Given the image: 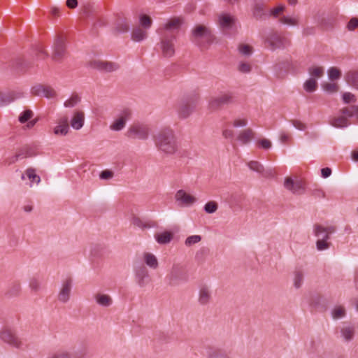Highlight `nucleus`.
Instances as JSON below:
<instances>
[{"instance_id":"f257e3e1","label":"nucleus","mask_w":358,"mask_h":358,"mask_svg":"<svg viewBox=\"0 0 358 358\" xmlns=\"http://www.w3.org/2000/svg\"><path fill=\"white\" fill-rule=\"evenodd\" d=\"M157 148L162 152L173 155L178 150V144L173 131L169 127L161 129L153 136Z\"/></svg>"},{"instance_id":"f03ea898","label":"nucleus","mask_w":358,"mask_h":358,"mask_svg":"<svg viewBox=\"0 0 358 358\" xmlns=\"http://www.w3.org/2000/svg\"><path fill=\"white\" fill-rule=\"evenodd\" d=\"M336 227L329 226L324 227L319 224L314 225V234L318 238L316 242V247L318 250H327L330 246V243L327 242L330 234L334 233Z\"/></svg>"},{"instance_id":"7ed1b4c3","label":"nucleus","mask_w":358,"mask_h":358,"mask_svg":"<svg viewBox=\"0 0 358 358\" xmlns=\"http://www.w3.org/2000/svg\"><path fill=\"white\" fill-rule=\"evenodd\" d=\"M67 54L66 38L62 34L55 36L52 45L51 59L53 62L61 63Z\"/></svg>"},{"instance_id":"20e7f679","label":"nucleus","mask_w":358,"mask_h":358,"mask_svg":"<svg viewBox=\"0 0 358 358\" xmlns=\"http://www.w3.org/2000/svg\"><path fill=\"white\" fill-rule=\"evenodd\" d=\"M191 39L194 43L201 45L203 42L212 43L213 35L208 27L204 24H197L192 30Z\"/></svg>"},{"instance_id":"39448f33","label":"nucleus","mask_w":358,"mask_h":358,"mask_svg":"<svg viewBox=\"0 0 358 358\" xmlns=\"http://www.w3.org/2000/svg\"><path fill=\"white\" fill-rule=\"evenodd\" d=\"M169 285L176 286L186 282L189 279L187 271L179 264H175L167 275Z\"/></svg>"},{"instance_id":"423d86ee","label":"nucleus","mask_w":358,"mask_h":358,"mask_svg":"<svg viewBox=\"0 0 358 358\" xmlns=\"http://www.w3.org/2000/svg\"><path fill=\"white\" fill-rule=\"evenodd\" d=\"M199 101V96L194 94L182 101L178 108V113L180 118L188 117L196 109Z\"/></svg>"},{"instance_id":"0eeeda50","label":"nucleus","mask_w":358,"mask_h":358,"mask_svg":"<svg viewBox=\"0 0 358 358\" xmlns=\"http://www.w3.org/2000/svg\"><path fill=\"white\" fill-rule=\"evenodd\" d=\"M354 116V111L349 107H344L339 110L338 115L331 117L329 124L336 128H344L350 124L348 117Z\"/></svg>"},{"instance_id":"6e6552de","label":"nucleus","mask_w":358,"mask_h":358,"mask_svg":"<svg viewBox=\"0 0 358 358\" xmlns=\"http://www.w3.org/2000/svg\"><path fill=\"white\" fill-rule=\"evenodd\" d=\"M150 132V127L144 124H133L128 129L126 136L131 139L146 140Z\"/></svg>"},{"instance_id":"1a4fd4ad","label":"nucleus","mask_w":358,"mask_h":358,"mask_svg":"<svg viewBox=\"0 0 358 358\" xmlns=\"http://www.w3.org/2000/svg\"><path fill=\"white\" fill-rule=\"evenodd\" d=\"M87 66L92 69L105 73L113 72L120 68L119 65L115 62L103 61L99 59L89 61Z\"/></svg>"},{"instance_id":"9d476101","label":"nucleus","mask_w":358,"mask_h":358,"mask_svg":"<svg viewBox=\"0 0 358 358\" xmlns=\"http://www.w3.org/2000/svg\"><path fill=\"white\" fill-rule=\"evenodd\" d=\"M234 96L231 93H223L217 96L210 97L208 101V107L212 110H217L224 105L232 103Z\"/></svg>"},{"instance_id":"9b49d317","label":"nucleus","mask_w":358,"mask_h":358,"mask_svg":"<svg viewBox=\"0 0 358 358\" xmlns=\"http://www.w3.org/2000/svg\"><path fill=\"white\" fill-rule=\"evenodd\" d=\"M175 36L168 35L167 34H162L161 50L164 57H171L175 54V45L173 41Z\"/></svg>"},{"instance_id":"f8f14e48","label":"nucleus","mask_w":358,"mask_h":358,"mask_svg":"<svg viewBox=\"0 0 358 358\" xmlns=\"http://www.w3.org/2000/svg\"><path fill=\"white\" fill-rule=\"evenodd\" d=\"M284 187L294 194L301 195L305 192V183L298 178L295 179L291 177L285 178Z\"/></svg>"},{"instance_id":"ddd939ff","label":"nucleus","mask_w":358,"mask_h":358,"mask_svg":"<svg viewBox=\"0 0 358 358\" xmlns=\"http://www.w3.org/2000/svg\"><path fill=\"white\" fill-rule=\"evenodd\" d=\"M0 338L10 345L20 348L22 342L16 334L10 329H3L0 331Z\"/></svg>"},{"instance_id":"4468645a","label":"nucleus","mask_w":358,"mask_h":358,"mask_svg":"<svg viewBox=\"0 0 358 358\" xmlns=\"http://www.w3.org/2000/svg\"><path fill=\"white\" fill-rule=\"evenodd\" d=\"M265 43L272 50L281 48L287 44V41L284 37L275 32L271 33L266 38Z\"/></svg>"},{"instance_id":"2eb2a0df","label":"nucleus","mask_w":358,"mask_h":358,"mask_svg":"<svg viewBox=\"0 0 358 358\" xmlns=\"http://www.w3.org/2000/svg\"><path fill=\"white\" fill-rule=\"evenodd\" d=\"M175 199L180 206H189L196 201V199L183 189H179L175 194Z\"/></svg>"},{"instance_id":"dca6fc26","label":"nucleus","mask_w":358,"mask_h":358,"mask_svg":"<svg viewBox=\"0 0 358 358\" xmlns=\"http://www.w3.org/2000/svg\"><path fill=\"white\" fill-rule=\"evenodd\" d=\"M131 111L129 109L123 110L117 119H116L110 126L111 130L120 131L126 124L127 120L131 118Z\"/></svg>"},{"instance_id":"f3484780","label":"nucleus","mask_w":358,"mask_h":358,"mask_svg":"<svg viewBox=\"0 0 358 358\" xmlns=\"http://www.w3.org/2000/svg\"><path fill=\"white\" fill-rule=\"evenodd\" d=\"M72 287V279L69 278L62 282V287L58 294V300L62 303H66L70 299Z\"/></svg>"},{"instance_id":"a211bd4d","label":"nucleus","mask_w":358,"mask_h":358,"mask_svg":"<svg viewBox=\"0 0 358 358\" xmlns=\"http://www.w3.org/2000/svg\"><path fill=\"white\" fill-rule=\"evenodd\" d=\"M57 125L54 128V134L57 136H66L69 131V120L66 116L60 117Z\"/></svg>"},{"instance_id":"6ab92c4d","label":"nucleus","mask_w":358,"mask_h":358,"mask_svg":"<svg viewBox=\"0 0 358 358\" xmlns=\"http://www.w3.org/2000/svg\"><path fill=\"white\" fill-rule=\"evenodd\" d=\"M85 122V113L82 110H76L73 111L72 118L71 120V126L76 130L80 129Z\"/></svg>"},{"instance_id":"aec40b11","label":"nucleus","mask_w":358,"mask_h":358,"mask_svg":"<svg viewBox=\"0 0 358 358\" xmlns=\"http://www.w3.org/2000/svg\"><path fill=\"white\" fill-rule=\"evenodd\" d=\"M212 299L211 289L207 285H203L199 289L198 301L201 305L208 304Z\"/></svg>"},{"instance_id":"412c9836","label":"nucleus","mask_w":358,"mask_h":358,"mask_svg":"<svg viewBox=\"0 0 358 358\" xmlns=\"http://www.w3.org/2000/svg\"><path fill=\"white\" fill-rule=\"evenodd\" d=\"M148 271L145 266H141L136 268V280L139 286L143 287L148 282Z\"/></svg>"},{"instance_id":"4be33fe9","label":"nucleus","mask_w":358,"mask_h":358,"mask_svg":"<svg viewBox=\"0 0 358 358\" xmlns=\"http://www.w3.org/2000/svg\"><path fill=\"white\" fill-rule=\"evenodd\" d=\"M182 23V20L180 17H174L171 19L165 25L164 30L162 34H167L171 35L170 31L178 30Z\"/></svg>"},{"instance_id":"5701e85b","label":"nucleus","mask_w":358,"mask_h":358,"mask_svg":"<svg viewBox=\"0 0 358 358\" xmlns=\"http://www.w3.org/2000/svg\"><path fill=\"white\" fill-rule=\"evenodd\" d=\"M345 78L348 85L358 89V71H352L348 72Z\"/></svg>"},{"instance_id":"b1692460","label":"nucleus","mask_w":358,"mask_h":358,"mask_svg":"<svg viewBox=\"0 0 358 358\" xmlns=\"http://www.w3.org/2000/svg\"><path fill=\"white\" fill-rule=\"evenodd\" d=\"M254 131L251 129H244L239 134L238 140L243 144H246L254 138Z\"/></svg>"},{"instance_id":"393cba45","label":"nucleus","mask_w":358,"mask_h":358,"mask_svg":"<svg viewBox=\"0 0 358 358\" xmlns=\"http://www.w3.org/2000/svg\"><path fill=\"white\" fill-rule=\"evenodd\" d=\"M17 97L15 92H0V107L13 101Z\"/></svg>"},{"instance_id":"a878e982","label":"nucleus","mask_w":358,"mask_h":358,"mask_svg":"<svg viewBox=\"0 0 358 358\" xmlns=\"http://www.w3.org/2000/svg\"><path fill=\"white\" fill-rule=\"evenodd\" d=\"M155 236L156 241L159 244H166L172 240L173 234L169 231H164L162 233L156 234Z\"/></svg>"},{"instance_id":"bb28decb","label":"nucleus","mask_w":358,"mask_h":358,"mask_svg":"<svg viewBox=\"0 0 358 358\" xmlns=\"http://www.w3.org/2000/svg\"><path fill=\"white\" fill-rule=\"evenodd\" d=\"M25 175L30 180V186H32L33 184H39L41 182V178L38 175L36 174V170L33 168H28L25 171Z\"/></svg>"},{"instance_id":"cd10ccee","label":"nucleus","mask_w":358,"mask_h":358,"mask_svg":"<svg viewBox=\"0 0 358 358\" xmlns=\"http://www.w3.org/2000/svg\"><path fill=\"white\" fill-rule=\"evenodd\" d=\"M95 299L96 303L102 306L108 307L112 303V299L107 294H96Z\"/></svg>"},{"instance_id":"c85d7f7f","label":"nucleus","mask_w":358,"mask_h":358,"mask_svg":"<svg viewBox=\"0 0 358 358\" xmlns=\"http://www.w3.org/2000/svg\"><path fill=\"white\" fill-rule=\"evenodd\" d=\"M147 37V32L143 29L138 27L133 30L131 38L134 41L140 42Z\"/></svg>"},{"instance_id":"c756f323","label":"nucleus","mask_w":358,"mask_h":358,"mask_svg":"<svg viewBox=\"0 0 358 358\" xmlns=\"http://www.w3.org/2000/svg\"><path fill=\"white\" fill-rule=\"evenodd\" d=\"M143 259L146 264L152 268H157L158 266V261L156 257L149 252H145L143 255Z\"/></svg>"},{"instance_id":"7c9ffc66","label":"nucleus","mask_w":358,"mask_h":358,"mask_svg":"<svg viewBox=\"0 0 358 358\" xmlns=\"http://www.w3.org/2000/svg\"><path fill=\"white\" fill-rule=\"evenodd\" d=\"M219 22L222 28H230L233 24L234 18L230 15L222 14L220 16Z\"/></svg>"},{"instance_id":"2f4dec72","label":"nucleus","mask_w":358,"mask_h":358,"mask_svg":"<svg viewBox=\"0 0 358 358\" xmlns=\"http://www.w3.org/2000/svg\"><path fill=\"white\" fill-rule=\"evenodd\" d=\"M342 336L347 341H349L353 338L355 327L352 326L344 327L341 330Z\"/></svg>"},{"instance_id":"473e14b6","label":"nucleus","mask_w":358,"mask_h":358,"mask_svg":"<svg viewBox=\"0 0 358 358\" xmlns=\"http://www.w3.org/2000/svg\"><path fill=\"white\" fill-rule=\"evenodd\" d=\"M129 25L125 19L119 18L116 22L115 31L118 33H124L128 31Z\"/></svg>"},{"instance_id":"72a5a7b5","label":"nucleus","mask_w":358,"mask_h":358,"mask_svg":"<svg viewBox=\"0 0 358 358\" xmlns=\"http://www.w3.org/2000/svg\"><path fill=\"white\" fill-rule=\"evenodd\" d=\"M304 90L308 92H314L317 87V83L315 78H310L308 79L304 85H303Z\"/></svg>"},{"instance_id":"f704fd0d","label":"nucleus","mask_w":358,"mask_h":358,"mask_svg":"<svg viewBox=\"0 0 358 358\" xmlns=\"http://www.w3.org/2000/svg\"><path fill=\"white\" fill-rule=\"evenodd\" d=\"M308 73L313 78H320L324 75V69L322 66H313L308 69Z\"/></svg>"},{"instance_id":"c9c22d12","label":"nucleus","mask_w":358,"mask_h":358,"mask_svg":"<svg viewBox=\"0 0 358 358\" xmlns=\"http://www.w3.org/2000/svg\"><path fill=\"white\" fill-rule=\"evenodd\" d=\"M21 290L22 288L19 282H14L9 287L7 294L9 296H16L20 294Z\"/></svg>"},{"instance_id":"e433bc0d","label":"nucleus","mask_w":358,"mask_h":358,"mask_svg":"<svg viewBox=\"0 0 358 358\" xmlns=\"http://www.w3.org/2000/svg\"><path fill=\"white\" fill-rule=\"evenodd\" d=\"M304 275L301 271H296L294 277V285L296 289L301 287L303 281Z\"/></svg>"},{"instance_id":"4c0bfd02","label":"nucleus","mask_w":358,"mask_h":358,"mask_svg":"<svg viewBox=\"0 0 358 358\" xmlns=\"http://www.w3.org/2000/svg\"><path fill=\"white\" fill-rule=\"evenodd\" d=\"M80 101V98L78 94H72L71 96L64 102V105L66 108H73Z\"/></svg>"},{"instance_id":"58836bf2","label":"nucleus","mask_w":358,"mask_h":358,"mask_svg":"<svg viewBox=\"0 0 358 358\" xmlns=\"http://www.w3.org/2000/svg\"><path fill=\"white\" fill-rule=\"evenodd\" d=\"M321 28L324 30H329L334 27V20L331 18L324 17L320 22Z\"/></svg>"},{"instance_id":"ea45409f","label":"nucleus","mask_w":358,"mask_h":358,"mask_svg":"<svg viewBox=\"0 0 358 358\" xmlns=\"http://www.w3.org/2000/svg\"><path fill=\"white\" fill-rule=\"evenodd\" d=\"M328 76L330 80L339 79L341 76V71L336 67H331L328 70Z\"/></svg>"},{"instance_id":"a19ab883","label":"nucleus","mask_w":358,"mask_h":358,"mask_svg":"<svg viewBox=\"0 0 358 358\" xmlns=\"http://www.w3.org/2000/svg\"><path fill=\"white\" fill-rule=\"evenodd\" d=\"M280 22L282 24L296 26L299 24V20L297 17H291L287 16H283L280 19Z\"/></svg>"},{"instance_id":"79ce46f5","label":"nucleus","mask_w":358,"mask_h":358,"mask_svg":"<svg viewBox=\"0 0 358 358\" xmlns=\"http://www.w3.org/2000/svg\"><path fill=\"white\" fill-rule=\"evenodd\" d=\"M345 315V310L343 306H336L332 310V316L334 319H338L344 317Z\"/></svg>"},{"instance_id":"37998d69","label":"nucleus","mask_w":358,"mask_h":358,"mask_svg":"<svg viewBox=\"0 0 358 358\" xmlns=\"http://www.w3.org/2000/svg\"><path fill=\"white\" fill-rule=\"evenodd\" d=\"M217 208H218L217 203L213 201H208L204 206V210L207 213H213L217 210Z\"/></svg>"},{"instance_id":"c03bdc74","label":"nucleus","mask_w":358,"mask_h":358,"mask_svg":"<svg viewBox=\"0 0 358 358\" xmlns=\"http://www.w3.org/2000/svg\"><path fill=\"white\" fill-rule=\"evenodd\" d=\"M249 168L257 173H262L264 171V166L257 161H251L248 164Z\"/></svg>"},{"instance_id":"a18cd8bd","label":"nucleus","mask_w":358,"mask_h":358,"mask_svg":"<svg viewBox=\"0 0 358 358\" xmlns=\"http://www.w3.org/2000/svg\"><path fill=\"white\" fill-rule=\"evenodd\" d=\"M33 115V112L31 110L27 109L20 114V115L19 116V121L21 123H24L27 122L29 120H30L32 117Z\"/></svg>"},{"instance_id":"49530a36","label":"nucleus","mask_w":358,"mask_h":358,"mask_svg":"<svg viewBox=\"0 0 358 358\" xmlns=\"http://www.w3.org/2000/svg\"><path fill=\"white\" fill-rule=\"evenodd\" d=\"M201 240V237L199 235H193L187 238L185 244L186 246L189 247L194 245Z\"/></svg>"},{"instance_id":"de8ad7c7","label":"nucleus","mask_w":358,"mask_h":358,"mask_svg":"<svg viewBox=\"0 0 358 358\" xmlns=\"http://www.w3.org/2000/svg\"><path fill=\"white\" fill-rule=\"evenodd\" d=\"M323 89L329 93H335L338 90V85L336 83H327L322 85Z\"/></svg>"},{"instance_id":"09e8293b","label":"nucleus","mask_w":358,"mask_h":358,"mask_svg":"<svg viewBox=\"0 0 358 358\" xmlns=\"http://www.w3.org/2000/svg\"><path fill=\"white\" fill-rule=\"evenodd\" d=\"M45 90V85H37L31 87V93L34 96H43Z\"/></svg>"},{"instance_id":"8fccbe9b","label":"nucleus","mask_w":358,"mask_h":358,"mask_svg":"<svg viewBox=\"0 0 358 358\" xmlns=\"http://www.w3.org/2000/svg\"><path fill=\"white\" fill-rule=\"evenodd\" d=\"M43 96L48 99L54 98L56 96V92L52 87L45 85V90L43 93Z\"/></svg>"},{"instance_id":"3c124183","label":"nucleus","mask_w":358,"mask_h":358,"mask_svg":"<svg viewBox=\"0 0 358 358\" xmlns=\"http://www.w3.org/2000/svg\"><path fill=\"white\" fill-rule=\"evenodd\" d=\"M238 50L242 55L247 56L250 55L252 52V47L245 44L240 45Z\"/></svg>"},{"instance_id":"603ef678","label":"nucleus","mask_w":358,"mask_h":358,"mask_svg":"<svg viewBox=\"0 0 358 358\" xmlns=\"http://www.w3.org/2000/svg\"><path fill=\"white\" fill-rule=\"evenodd\" d=\"M133 222L135 226H136L142 229L151 227L150 224L143 222L139 218H134Z\"/></svg>"},{"instance_id":"864d4df0","label":"nucleus","mask_w":358,"mask_h":358,"mask_svg":"<svg viewBox=\"0 0 358 358\" xmlns=\"http://www.w3.org/2000/svg\"><path fill=\"white\" fill-rule=\"evenodd\" d=\"M343 100L345 103H349L350 102H355L356 99L353 94L350 92H345L343 94Z\"/></svg>"},{"instance_id":"5fc2aeb1","label":"nucleus","mask_w":358,"mask_h":358,"mask_svg":"<svg viewBox=\"0 0 358 358\" xmlns=\"http://www.w3.org/2000/svg\"><path fill=\"white\" fill-rule=\"evenodd\" d=\"M113 172L110 170H104L101 172L99 177L102 180H110L113 177Z\"/></svg>"},{"instance_id":"6e6d98bb","label":"nucleus","mask_w":358,"mask_h":358,"mask_svg":"<svg viewBox=\"0 0 358 358\" xmlns=\"http://www.w3.org/2000/svg\"><path fill=\"white\" fill-rule=\"evenodd\" d=\"M238 70L242 73H249L251 71V65L246 62H241L238 66Z\"/></svg>"},{"instance_id":"4d7b16f0","label":"nucleus","mask_w":358,"mask_h":358,"mask_svg":"<svg viewBox=\"0 0 358 358\" xmlns=\"http://www.w3.org/2000/svg\"><path fill=\"white\" fill-rule=\"evenodd\" d=\"M29 287L32 291L37 292L40 289V282L37 279L33 278L30 280Z\"/></svg>"},{"instance_id":"13d9d810","label":"nucleus","mask_w":358,"mask_h":358,"mask_svg":"<svg viewBox=\"0 0 358 358\" xmlns=\"http://www.w3.org/2000/svg\"><path fill=\"white\" fill-rule=\"evenodd\" d=\"M358 27V19L356 17L352 18L348 23L347 28L350 31L354 30Z\"/></svg>"},{"instance_id":"bf43d9fd","label":"nucleus","mask_w":358,"mask_h":358,"mask_svg":"<svg viewBox=\"0 0 358 358\" xmlns=\"http://www.w3.org/2000/svg\"><path fill=\"white\" fill-rule=\"evenodd\" d=\"M152 21L150 17L147 15H143L141 17V24L145 27V28L150 27L151 25Z\"/></svg>"},{"instance_id":"052dcab7","label":"nucleus","mask_w":358,"mask_h":358,"mask_svg":"<svg viewBox=\"0 0 358 358\" xmlns=\"http://www.w3.org/2000/svg\"><path fill=\"white\" fill-rule=\"evenodd\" d=\"M248 124L247 119H236L233 122V126L235 127H245Z\"/></svg>"},{"instance_id":"680f3d73","label":"nucleus","mask_w":358,"mask_h":358,"mask_svg":"<svg viewBox=\"0 0 358 358\" xmlns=\"http://www.w3.org/2000/svg\"><path fill=\"white\" fill-rule=\"evenodd\" d=\"M284 5H279L278 6L273 8L271 10V14L274 17H277L280 13H281L284 10Z\"/></svg>"},{"instance_id":"e2e57ef3","label":"nucleus","mask_w":358,"mask_h":358,"mask_svg":"<svg viewBox=\"0 0 358 358\" xmlns=\"http://www.w3.org/2000/svg\"><path fill=\"white\" fill-rule=\"evenodd\" d=\"M50 13L55 17H59L61 16L60 8L56 6H53L50 8Z\"/></svg>"},{"instance_id":"0e129e2a","label":"nucleus","mask_w":358,"mask_h":358,"mask_svg":"<svg viewBox=\"0 0 358 358\" xmlns=\"http://www.w3.org/2000/svg\"><path fill=\"white\" fill-rule=\"evenodd\" d=\"M210 358H230L227 355L220 351H214L210 354Z\"/></svg>"},{"instance_id":"69168bd1","label":"nucleus","mask_w":358,"mask_h":358,"mask_svg":"<svg viewBox=\"0 0 358 358\" xmlns=\"http://www.w3.org/2000/svg\"><path fill=\"white\" fill-rule=\"evenodd\" d=\"M258 143L264 149H268L271 147V141L266 138H263V139L259 141Z\"/></svg>"},{"instance_id":"338daca9","label":"nucleus","mask_w":358,"mask_h":358,"mask_svg":"<svg viewBox=\"0 0 358 358\" xmlns=\"http://www.w3.org/2000/svg\"><path fill=\"white\" fill-rule=\"evenodd\" d=\"M253 15L257 19H260L263 15V9L260 6H256L254 11Z\"/></svg>"},{"instance_id":"774afa93","label":"nucleus","mask_w":358,"mask_h":358,"mask_svg":"<svg viewBox=\"0 0 358 358\" xmlns=\"http://www.w3.org/2000/svg\"><path fill=\"white\" fill-rule=\"evenodd\" d=\"M292 124L294 127H296L299 130H305L306 128V126L304 123L299 121V120H292Z\"/></svg>"}]
</instances>
